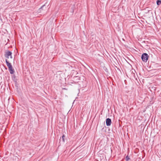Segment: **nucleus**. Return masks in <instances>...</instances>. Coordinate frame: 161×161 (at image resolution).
Instances as JSON below:
<instances>
[{
    "instance_id": "f257e3e1",
    "label": "nucleus",
    "mask_w": 161,
    "mask_h": 161,
    "mask_svg": "<svg viewBox=\"0 0 161 161\" xmlns=\"http://www.w3.org/2000/svg\"><path fill=\"white\" fill-rule=\"evenodd\" d=\"M148 55L147 53H143L141 57L143 61L146 62L148 59Z\"/></svg>"
},
{
    "instance_id": "f03ea898",
    "label": "nucleus",
    "mask_w": 161,
    "mask_h": 161,
    "mask_svg": "<svg viewBox=\"0 0 161 161\" xmlns=\"http://www.w3.org/2000/svg\"><path fill=\"white\" fill-rule=\"evenodd\" d=\"M111 120L109 118H107L106 119V125L107 126H109L111 125Z\"/></svg>"
},
{
    "instance_id": "7ed1b4c3",
    "label": "nucleus",
    "mask_w": 161,
    "mask_h": 161,
    "mask_svg": "<svg viewBox=\"0 0 161 161\" xmlns=\"http://www.w3.org/2000/svg\"><path fill=\"white\" fill-rule=\"evenodd\" d=\"M12 53L10 51H8L6 53L5 55V57L6 58H8L9 57V56H11V55H12Z\"/></svg>"
},
{
    "instance_id": "20e7f679",
    "label": "nucleus",
    "mask_w": 161,
    "mask_h": 161,
    "mask_svg": "<svg viewBox=\"0 0 161 161\" xmlns=\"http://www.w3.org/2000/svg\"><path fill=\"white\" fill-rule=\"evenodd\" d=\"M5 62L8 69L12 67L11 64L8 61V60L7 59H6Z\"/></svg>"
},
{
    "instance_id": "39448f33",
    "label": "nucleus",
    "mask_w": 161,
    "mask_h": 161,
    "mask_svg": "<svg viewBox=\"0 0 161 161\" xmlns=\"http://www.w3.org/2000/svg\"><path fill=\"white\" fill-rule=\"evenodd\" d=\"M45 6V5L44 4L42 5L40 8H39V9L38 10V12L39 13L42 12V11L43 10V8Z\"/></svg>"
},
{
    "instance_id": "423d86ee",
    "label": "nucleus",
    "mask_w": 161,
    "mask_h": 161,
    "mask_svg": "<svg viewBox=\"0 0 161 161\" xmlns=\"http://www.w3.org/2000/svg\"><path fill=\"white\" fill-rule=\"evenodd\" d=\"M9 70L11 74H13L14 72V69L12 67L11 68H9Z\"/></svg>"
},
{
    "instance_id": "0eeeda50",
    "label": "nucleus",
    "mask_w": 161,
    "mask_h": 161,
    "mask_svg": "<svg viewBox=\"0 0 161 161\" xmlns=\"http://www.w3.org/2000/svg\"><path fill=\"white\" fill-rule=\"evenodd\" d=\"M65 137V136H64V135H63L62 136V138H60V141H62L63 142H65V141H64V138Z\"/></svg>"
},
{
    "instance_id": "6e6552de",
    "label": "nucleus",
    "mask_w": 161,
    "mask_h": 161,
    "mask_svg": "<svg viewBox=\"0 0 161 161\" xmlns=\"http://www.w3.org/2000/svg\"><path fill=\"white\" fill-rule=\"evenodd\" d=\"M157 4L158 5H159L160 4H161V0H157Z\"/></svg>"
},
{
    "instance_id": "1a4fd4ad",
    "label": "nucleus",
    "mask_w": 161,
    "mask_h": 161,
    "mask_svg": "<svg viewBox=\"0 0 161 161\" xmlns=\"http://www.w3.org/2000/svg\"><path fill=\"white\" fill-rule=\"evenodd\" d=\"M130 159V158L128 157V156H127L126 157V161H128V160Z\"/></svg>"
},
{
    "instance_id": "9d476101",
    "label": "nucleus",
    "mask_w": 161,
    "mask_h": 161,
    "mask_svg": "<svg viewBox=\"0 0 161 161\" xmlns=\"http://www.w3.org/2000/svg\"><path fill=\"white\" fill-rule=\"evenodd\" d=\"M10 56V58H12V55H11V56Z\"/></svg>"
}]
</instances>
